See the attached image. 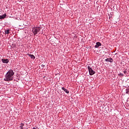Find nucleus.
Returning <instances> with one entry per match:
<instances>
[{"mask_svg":"<svg viewBox=\"0 0 129 129\" xmlns=\"http://www.w3.org/2000/svg\"><path fill=\"white\" fill-rule=\"evenodd\" d=\"M32 129H37V128L33 127Z\"/></svg>","mask_w":129,"mask_h":129,"instance_id":"15","label":"nucleus"},{"mask_svg":"<svg viewBox=\"0 0 129 129\" xmlns=\"http://www.w3.org/2000/svg\"><path fill=\"white\" fill-rule=\"evenodd\" d=\"M41 30V28L40 27H33L32 28V32L34 35H37V33H39Z\"/></svg>","mask_w":129,"mask_h":129,"instance_id":"2","label":"nucleus"},{"mask_svg":"<svg viewBox=\"0 0 129 129\" xmlns=\"http://www.w3.org/2000/svg\"><path fill=\"white\" fill-rule=\"evenodd\" d=\"M100 46H101V43L99 42H98L96 43V44L95 46V48H98L99 47H100Z\"/></svg>","mask_w":129,"mask_h":129,"instance_id":"6","label":"nucleus"},{"mask_svg":"<svg viewBox=\"0 0 129 129\" xmlns=\"http://www.w3.org/2000/svg\"><path fill=\"white\" fill-rule=\"evenodd\" d=\"M14 75L15 73L13 70H10L6 74L4 79L5 81H12L14 79Z\"/></svg>","mask_w":129,"mask_h":129,"instance_id":"1","label":"nucleus"},{"mask_svg":"<svg viewBox=\"0 0 129 129\" xmlns=\"http://www.w3.org/2000/svg\"><path fill=\"white\" fill-rule=\"evenodd\" d=\"M5 34H10V30L7 29V30H5Z\"/></svg>","mask_w":129,"mask_h":129,"instance_id":"11","label":"nucleus"},{"mask_svg":"<svg viewBox=\"0 0 129 129\" xmlns=\"http://www.w3.org/2000/svg\"><path fill=\"white\" fill-rule=\"evenodd\" d=\"M24 123H22L21 124V125L20 126V128H23V127L24 126Z\"/></svg>","mask_w":129,"mask_h":129,"instance_id":"13","label":"nucleus"},{"mask_svg":"<svg viewBox=\"0 0 129 129\" xmlns=\"http://www.w3.org/2000/svg\"><path fill=\"white\" fill-rule=\"evenodd\" d=\"M123 73L124 74H125V75L128 74V73H127V71H126V70H124V71H123Z\"/></svg>","mask_w":129,"mask_h":129,"instance_id":"12","label":"nucleus"},{"mask_svg":"<svg viewBox=\"0 0 129 129\" xmlns=\"http://www.w3.org/2000/svg\"><path fill=\"white\" fill-rule=\"evenodd\" d=\"M28 55L29 57H30V58H31V59H35V56L33 54H28Z\"/></svg>","mask_w":129,"mask_h":129,"instance_id":"9","label":"nucleus"},{"mask_svg":"<svg viewBox=\"0 0 129 129\" xmlns=\"http://www.w3.org/2000/svg\"><path fill=\"white\" fill-rule=\"evenodd\" d=\"M61 89L62 90H63V91H64V92H66V93H68V94L69 93V91L67 90V89H66L65 88L62 87Z\"/></svg>","mask_w":129,"mask_h":129,"instance_id":"8","label":"nucleus"},{"mask_svg":"<svg viewBox=\"0 0 129 129\" xmlns=\"http://www.w3.org/2000/svg\"><path fill=\"white\" fill-rule=\"evenodd\" d=\"M87 68L89 71V75H91V76L95 74V71H94L91 67H90L89 66H88Z\"/></svg>","mask_w":129,"mask_h":129,"instance_id":"3","label":"nucleus"},{"mask_svg":"<svg viewBox=\"0 0 129 129\" xmlns=\"http://www.w3.org/2000/svg\"><path fill=\"white\" fill-rule=\"evenodd\" d=\"M7 17V14H4L3 15L0 16V20H2L3 19H5Z\"/></svg>","mask_w":129,"mask_h":129,"instance_id":"7","label":"nucleus"},{"mask_svg":"<svg viewBox=\"0 0 129 129\" xmlns=\"http://www.w3.org/2000/svg\"><path fill=\"white\" fill-rule=\"evenodd\" d=\"M2 61L3 63H5L6 64H8V63H9V59H8V58H6V59L3 58L2 59Z\"/></svg>","mask_w":129,"mask_h":129,"instance_id":"4","label":"nucleus"},{"mask_svg":"<svg viewBox=\"0 0 129 129\" xmlns=\"http://www.w3.org/2000/svg\"><path fill=\"white\" fill-rule=\"evenodd\" d=\"M118 75L120 77H123V76H124V75H123V74H122V73H120V74H118Z\"/></svg>","mask_w":129,"mask_h":129,"instance_id":"10","label":"nucleus"},{"mask_svg":"<svg viewBox=\"0 0 129 129\" xmlns=\"http://www.w3.org/2000/svg\"><path fill=\"white\" fill-rule=\"evenodd\" d=\"M41 67H42V68H44V67H45V65L42 64V65H41Z\"/></svg>","mask_w":129,"mask_h":129,"instance_id":"14","label":"nucleus"},{"mask_svg":"<svg viewBox=\"0 0 129 129\" xmlns=\"http://www.w3.org/2000/svg\"><path fill=\"white\" fill-rule=\"evenodd\" d=\"M105 61L106 62H110V63H112L113 62V59L111 58H107V59H105Z\"/></svg>","mask_w":129,"mask_h":129,"instance_id":"5","label":"nucleus"}]
</instances>
